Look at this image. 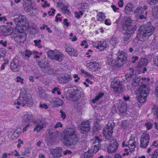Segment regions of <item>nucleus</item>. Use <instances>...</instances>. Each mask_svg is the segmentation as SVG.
<instances>
[{
  "label": "nucleus",
  "instance_id": "26",
  "mask_svg": "<svg viewBox=\"0 0 158 158\" xmlns=\"http://www.w3.org/2000/svg\"><path fill=\"white\" fill-rule=\"evenodd\" d=\"M128 146L129 148L130 152H132L135 150L136 145L137 143L135 138L134 137L131 138L128 142Z\"/></svg>",
  "mask_w": 158,
  "mask_h": 158
},
{
  "label": "nucleus",
  "instance_id": "37",
  "mask_svg": "<svg viewBox=\"0 0 158 158\" xmlns=\"http://www.w3.org/2000/svg\"><path fill=\"white\" fill-rule=\"evenodd\" d=\"M126 61L124 60L117 58L115 60V63L118 67H121L123 66Z\"/></svg>",
  "mask_w": 158,
  "mask_h": 158
},
{
  "label": "nucleus",
  "instance_id": "8",
  "mask_svg": "<svg viewBox=\"0 0 158 158\" xmlns=\"http://www.w3.org/2000/svg\"><path fill=\"white\" fill-rule=\"evenodd\" d=\"M72 93H68L66 95L67 98L72 101H75L79 99V91L76 87L73 89Z\"/></svg>",
  "mask_w": 158,
  "mask_h": 158
},
{
  "label": "nucleus",
  "instance_id": "52",
  "mask_svg": "<svg viewBox=\"0 0 158 158\" xmlns=\"http://www.w3.org/2000/svg\"><path fill=\"white\" fill-rule=\"evenodd\" d=\"M74 14L75 17L78 18L80 17L81 15H83V12L81 11H80L78 12L76 11L74 12Z\"/></svg>",
  "mask_w": 158,
  "mask_h": 158
},
{
  "label": "nucleus",
  "instance_id": "18",
  "mask_svg": "<svg viewBox=\"0 0 158 158\" xmlns=\"http://www.w3.org/2000/svg\"><path fill=\"white\" fill-rule=\"evenodd\" d=\"M93 46L100 50H103L107 47L106 42L105 41H100L93 43Z\"/></svg>",
  "mask_w": 158,
  "mask_h": 158
},
{
  "label": "nucleus",
  "instance_id": "6",
  "mask_svg": "<svg viewBox=\"0 0 158 158\" xmlns=\"http://www.w3.org/2000/svg\"><path fill=\"white\" fill-rule=\"evenodd\" d=\"M122 27L123 30L126 31L125 33L131 35L133 33L136 29V25L132 22L124 23L122 24Z\"/></svg>",
  "mask_w": 158,
  "mask_h": 158
},
{
  "label": "nucleus",
  "instance_id": "22",
  "mask_svg": "<svg viewBox=\"0 0 158 158\" xmlns=\"http://www.w3.org/2000/svg\"><path fill=\"white\" fill-rule=\"evenodd\" d=\"M148 6L144 5L143 6H138L135 10L134 13L136 17H138L139 15L142 13L143 12H145Z\"/></svg>",
  "mask_w": 158,
  "mask_h": 158
},
{
  "label": "nucleus",
  "instance_id": "23",
  "mask_svg": "<svg viewBox=\"0 0 158 158\" xmlns=\"http://www.w3.org/2000/svg\"><path fill=\"white\" fill-rule=\"evenodd\" d=\"M66 52L71 56H77L78 53L77 50L71 46H65V47Z\"/></svg>",
  "mask_w": 158,
  "mask_h": 158
},
{
  "label": "nucleus",
  "instance_id": "60",
  "mask_svg": "<svg viewBox=\"0 0 158 158\" xmlns=\"http://www.w3.org/2000/svg\"><path fill=\"white\" fill-rule=\"evenodd\" d=\"M51 10H52V11H48V14L50 16H53L54 15L55 13V10L54 8H52Z\"/></svg>",
  "mask_w": 158,
  "mask_h": 158
},
{
  "label": "nucleus",
  "instance_id": "58",
  "mask_svg": "<svg viewBox=\"0 0 158 158\" xmlns=\"http://www.w3.org/2000/svg\"><path fill=\"white\" fill-rule=\"evenodd\" d=\"M39 107L40 108H44L45 109H47L48 108L47 105L46 104L44 103L43 104L41 102H40Z\"/></svg>",
  "mask_w": 158,
  "mask_h": 158
},
{
  "label": "nucleus",
  "instance_id": "13",
  "mask_svg": "<svg viewBox=\"0 0 158 158\" xmlns=\"http://www.w3.org/2000/svg\"><path fill=\"white\" fill-rule=\"evenodd\" d=\"M15 21L18 23V25L23 27H27L29 24L28 21L25 16L23 15L19 16Z\"/></svg>",
  "mask_w": 158,
  "mask_h": 158
},
{
  "label": "nucleus",
  "instance_id": "56",
  "mask_svg": "<svg viewBox=\"0 0 158 158\" xmlns=\"http://www.w3.org/2000/svg\"><path fill=\"white\" fill-rule=\"evenodd\" d=\"M60 112L61 114V118L63 119H65L66 116L65 113L62 110H60Z\"/></svg>",
  "mask_w": 158,
  "mask_h": 158
},
{
  "label": "nucleus",
  "instance_id": "19",
  "mask_svg": "<svg viewBox=\"0 0 158 158\" xmlns=\"http://www.w3.org/2000/svg\"><path fill=\"white\" fill-rule=\"evenodd\" d=\"M86 66L90 71H95L98 69L99 64L96 62L91 61L89 63H87Z\"/></svg>",
  "mask_w": 158,
  "mask_h": 158
},
{
  "label": "nucleus",
  "instance_id": "32",
  "mask_svg": "<svg viewBox=\"0 0 158 158\" xmlns=\"http://www.w3.org/2000/svg\"><path fill=\"white\" fill-rule=\"evenodd\" d=\"M152 16L155 18L158 19V4L152 8Z\"/></svg>",
  "mask_w": 158,
  "mask_h": 158
},
{
  "label": "nucleus",
  "instance_id": "62",
  "mask_svg": "<svg viewBox=\"0 0 158 158\" xmlns=\"http://www.w3.org/2000/svg\"><path fill=\"white\" fill-rule=\"evenodd\" d=\"M63 126L62 124L60 122H57L54 126L55 128H57L59 127H62Z\"/></svg>",
  "mask_w": 158,
  "mask_h": 158
},
{
  "label": "nucleus",
  "instance_id": "16",
  "mask_svg": "<svg viewBox=\"0 0 158 158\" xmlns=\"http://www.w3.org/2000/svg\"><path fill=\"white\" fill-rule=\"evenodd\" d=\"M50 152L53 158H58L61 156L62 149L60 147H56L55 148L51 149Z\"/></svg>",
  "mask_w": 158,
  "mask_h": 158
},
{
  "label": "nucleus",
  "instance_id": "9",
  "mask_svg": "<svg viewBox=\"0 0 158 158\" xmlns=\"http://www.w3.org/2000/svg\"><path fill=\"white\" fill-rule=\"evenodd\" d=\"M145 81H143L141 82L143 85H142L138 89L136 92V94L138 95H145V96H147L148 93V89L147 87L146 84H145Z\"/></svg>",
  "mask_w": 158,
  "mask_h": 158
},
{
  "label": "nucleus",
  "instance_id": "53",
  "mask_svg": "<svg viewBox=\"0 0 158 158\" xmlns=\"http://www.w3.org/2000/svg\"><path fill=\"white\" fill-rule=\"evenodd\" d=\"M158 1V0H148L147 2L148 4L152 5L156 4Z\"/></svg>",
  "mask_w": 158,
  "mask_h": 158
},
{
  "label": "nucleus",
  "instance_id": "47",
  "mask_svg": "<svg viewBox=\"0 0 158 158\" xmlns=\"http://www.w3.org/2000/svg\"><path fill=\"white\" fill-rule=\"evenodd\" d=\"M90 150H88L85 153L84 158H93L92 155L90 153Z\"/></svg>",
  "mask_w": 158,
  "mask_h": 158
},
{
  "label": "nucleus",
  "instance_id": "28",
  "mask_svg": "<svg viewBox=\"0 0 158 158\" xmlns=\"http://www.w3.org/2000/svg\"><path fill=\"white\" fill-rule=\"evenodd\" d=\"M33 117L31 114H25L23 118V121L26 123H29L33 121Z\"/></svg>",
  "mask_w": 158,
  "mask_h": 158
},
{
  "label": "nucleus",
  "instance_id": "17",
  "mask_svg": "<svg viewBox=\"0 0 158 158\" xmlns=\"http://www.w3.org/2000/svg\"><path fill=\"white\" fill-rule=\"evenodd\" d=\"M50 103L54 107H57L62 105L63 101L59 98L53 97L52 98Z\"/></svg>",
  "mask_w": 158,
  "mask_h": 158
},
{
  "label": "nucleus",
  "instance_id": "33",
  "mask_svg": "<svg viewBox=\"0 0 158 158\" xmlns=\"http://www.w3.org/2000/svg\"><path fill=\"white\" fill-rule=\"evenodd\" d=\"M97 20L98 21L103 22L106 18L105 14L99 12L97 15Z\"/></svg>",
  "mask_w": 158,
  "mask_h": 158
},
{
  "label": "nucleus",
  "instance_id": "11",
  "mask_svg": "<svg viewBox=\"0 0 158 158\" xmlns=\"http://www.w3.org/2000/svg\"><path fill=\"white\" fill-rule=\"evenodd\" d=\"M150 139L148 134L143 133L141 136L140 146L143 148H145L148 145Z\"/></svg>",
  "mask_w": 158,
  "mask_h": 158
},
{
  "label": "nucleus",
  "instance_id": "48",
  "mask_svg": "<svg viewBox=\"0 0 158 158\" xmlns=\"http://www.w3.org/2000/svg\"><path fill=\"white\" fill-rule=\"evenodd\" d=\"M110 43L113 46L116 45V44L118 43L117 39L115 38H112L110 40Z\"/></svg>",
  "mask_w": 158,
  "mask_h": 158
},
{
  "label": "nucleus",
  "instance_id": "64",
  "mask_svg": "<svg viewBox=\"0 0 158 158\" xmlns=\"http://www.w3.org/2000/svg\"><path fill=\"white\" fill-rule=\"evenodd\" d=\"M73 77L74 78L76 79L74 80V81L75 82H77L80 79L77 74H74L73 75Z\"/></svg>",
  "mask_w": 158,
  "mask_h": 158
},
{
  "label": "nucleus",
  "instance_id": "41",
  "mask_svg": "<svg viewBox=\"0 0 158 158\" xmlns=\"http://www.w3.org/2000/svg\"><path fill=\"white\" fill-rule=\"evenodd\" d=\"M117 58L126 61L127 60V55L124 52H122L121 53H120L119 55Z\"/></svg>",
  "mask_w": 158,
  "mask_h": 158
},
{
  "label": "nucleus",
  "instance_id": "31",
  "mask_svg": "<svg viewBox=\"0 0 158 158\" xmlns=\"http://www.w3.org/2000/svg\"><path fill=\"white\" fill-rule=\"evenodd\" d=\"M49 63L48 62L44 61L43 60L39 61L38 62V64L39 67L43 69H48Z\"/></svg>",
  "mask_w": 158,
  "mask_h": 158
},
{
  "label": "nucleus",
  "instance_id": "35",
  "mask_svg": "<svg viewBox=\"0 0 158 158\" xmlns=\"http://www.w3.org/2000/svg\"><path fill=\"white\" fill-rule=\"evenodd\" d=\"M104 94L103 92H100L92 100V102L93 103H95L97 102V101H98L99 99L101 98L103 96Z\"/></svg>",
  "mask_w": 158,
  "mask_h": 158
},
{
  "label": "nucleus",
  "instance_id": "55",
  "mask_svg": "<svg viewBox=\"0 0 158 158\" xmlns=\"http://www.w3.org/2000/svg\"><path fill=\"white\" fill-rule=\"evenodd\" d=\"M42 6L43 8H46L47 7H49L50 6V4L47 2V1H45L44 3L42 4Z\"/></svg>",
  "mask_w": 158,
  "mask_h": 158
},
{
  "label": "nucleus",
  "instance_id": "51",
  "mask_svg": "<svg viewBox=\"0 0 158 158\" xmlns=\"http://www.w3.org/2000/svg\"><path fill=\"white\" fill-rule=\"evenodd\" d=\"M153 114L156 115V117L158 118V107H155L152 109Z\"/></svg>",
  "mask_w": 158,
  "mask_h": 158
},
{
  "label": "nucleus",
  "instance_id": "2",
  "mask_svg": "<svg viewBox=\"0 0 158 158\" xmlns=\"http://www.w3.org/2000/svg\"><path fill=\"white\" fill-rule=\"evenodd\" d=\"M77 135L78 133L75 129L67 128L64 133L63 139L64 143L68 147L73 145L76 143Z\"/></svg>",
  "mask_w": 158,
  "mask_h": 158
},
{
  "label": "nucleus",
  "instance_id": "34",
  "mask_svg": "<svg viewBox=\"0 0 158 158\" xmlns=\"http://www.w3.org/2000/svg\"><path fill=\"white\" fill-rule=\"evenodd\" d=\"M112 145L110 142V145L108 149V152L110 153H112L115 152L118 146V145H115V144H114V146Z\"/></svg>",
  "mask_w": 158,
  "mask_h": 158
},
{
  "label": "nucleus",
  "instance_id": "59",
  "mask_svg": "<svg viewBox=\"0 0 158 158\" xmlns=\"http://www.w3.org/2000/svg\"><path fill=\"white\" fill-rule=\"evenodd\" d=\"M23 79L21 77L19 76H18L16 78V82H21V84H23Z\"/></svg>",
  "mask_w": 158,
  "mask_h": 158
},
{
  "label": "nucleus",
  "instance_id": "44",
  "mask_svg": "<svg viewBox=\"0 0 158 158\" xmlns=\"http://www.w3.org/2000/svg\"><path fill=\"white\" fill-rule=\"evenodd\" d=\"M41 41L40 40H35L34 41V42L35 43V45L36 47H37L39 48H42V46L41 44Z\"/></svg>",
  "mask_w": 158,
  "mask_h": 158
},
{
  "label": "nucleus",
  "instance_id": "24",
  "mask_svg": "<svg viewBox=\"0 0 158 158\" xmlns=\"http://www.w3.org/2000/svg\"><path fill=\"white\" fill-rule=\"evenodd\" d=\"M134 7V5L132 3L130 2L127 3L125 6L124 9V13L129 15L132 12Z\"/></svg>",
  "mask_w": 158,
  "mask_h": 158
},
{
  "label": "nucleus",
  "instance_id": "39",
  "mask_svg": "<svg viewBox=\"0 0 158 158\" xmlns=\"http://www.w3.org/2000/svg\"><path fill=\"white\" fill-rule=\"evenodd\" d=\"M69 6L68 4H66L64 5V6H63L61 10H62V12L67 15H69L70 14V10L68 9L69 7Z\"/></svg>",
  "mask_w": 158,
  "mask_h": 158
},
{
  "label": "nucleus",
  "instance_id": "45",
  "mask_svg": "<svg viewBox=\"0 0 158 158\" xmlns=\"http://www.w3.org/2000/svg\"><path fill=\"white\" fill-rule=\"evenodd\" d=\"M32 52L28 50H26L25 51V56H23V58L24 59H26V57L29 58L30 56L32 55Z\"/></svg>",
  "mask_w": 158,
  "mask_h": 158
},
{
  "label": "nucleus",
  "instance_id": "14",
  "mask_svg": "<svg viewBox=\"0 0 158 158\" xmlns=\"http://www.w3.org/2000/svg\"><path fill=\"white\" fill-rule=\"evenodd\" d=\"M72 77L70 75L66 73L63 76L59 77H58L59 83L64 84L72 80Z\"/></svg>",
  "mask_w": 158,
  "mask_h": 158
},
{
  "label": "nucleus",
  "instance_id": "38",
  "mask_svg": "<svg viewBox=\"0 0 158 158\" xmlns=\"http://www.w3.org/2000/svg\"><path fill=\"white\" fill-rule=\"evenodd\" d=\"M148 158H158V149L156 150L152 154H147V155Z\"/></svg>",
  "mask_w": 158,
  "mask_h": 158
},
{
  "label": "nucleus",
  "instance_id": "20",
  "mask_svg": "<svg viewBox=\"0 0 158 158\" xmlns=\"http://www.w3.org/2000/svg\"><path fill=\"white\" fill-rule=\"evenodd\" d=\"M147 60L146 58L141 59L139 62L137 67L139 68L143 69V71H142V73H144L145 72L147 71V69L145 67L147 65Z\"/></svg>",
  "mask_w": 158,
  "mask_h": 158
},
{
  "label": "nucleus",
  "instance_id": "10",
  "mask_svg": "<svg viewBox=\"0 0 158 158\" xmlns=\"http://www.w3.org/2000/svg\"><path fill=\"white\" fill-rule=\"evenodd\" d=\"M111 87L117 94L121 92L122 90L121 84L118 79L117 78L114 79L111 82Z\"/></svg>",
  "mask_w": 158,
  "mask_h": 158
},
{
  "label": "nucleus",
  "instance_id": "30",
  "mask_svg": "<svg viewBox=\"0 0 158 158\" xmlns=\"http://www.w3.org/2000/svg\"><path fill=\"white\" fill-rule=\"evenodd\" d=\"M102 141V139L99 138L97 136L95 137L91 140V143H92V146H101L100 143Z\"/></svg>",
  "mask_w": 158,
  "mask_h": 158
},
{
  "label": "nucleus",
  "instance_id": "63",
  "mask_svg": "<svg viewBox=\"0 0 158 158\" xmlns=\"http://www.w3.org/2000/svg\"><path fill=\"white\" fill-rule=\"evenodd\" d=\"M81 73H84L85 74V75L86 76L89 77H93L91 76L89 73H88V72L86 71H85L84 70L81 69Z\"/></svg>",
  "mask_w": 158,
  "mask_h": 158
},
{
  "label": "nucleus",
  "instance_id": "40",
  "mask_svg": "<svg viewBox=\"0 0 158 158\" xmlns=\"http://www.w3.org/2000/svg\"><path fill=\"white\" fill-rule=\"evenodd\" d=\"M140 81V78L137 77L133 79L132 83V85L133 86H136L139 85Z\"/></svg>",
  "mask_w": 158,
  "mask_h": 158
},
{
  "label": "nucleus",
  "instance_id": "42",
  "mask_svg": "<svg viewBox=\"0 0 158 158\" xmlns=\"http://www.w3.org/2000/svg\"><path fill=\"white\" fill-rule=\"evenodd\" d=\"M147 96H145V95H138L137 96V98L139 102L140 103H142L144 102L146 100V98Z\"/></svg>",
  "mask_w": 158,
  "mask_h": 158
},
{
  "label": "nucleus",
  "instance_id": "50",
  "mask_svg": "<svg viewBox=\"0 0 158 158\" xmlns=\"http://www.w3.org/2000/svg\"><path fill=\"white\" fill-rule=\"evenodd\" d=\"M131 23L130 18L129 16H125L123 19L122 24H123L124 23Z\"/></svg>",
  "mask_w": 158,
  "mask_h": 158
},
{
  "label": "nucleus",
  "instance_id": "36",
  "mask_svg": "<svg viewBox=\"0 0 158 158\" xmlns=\"http://www.w3.org/2000/svg\"><path fill=\"white\" fill-rule=\"evenodd\" d=\"M112 56V54L111 53H110L108 55L106 59L108 61V64L112 67L114 66V64L112 63L113 60Z\"/></svg>",
  "mask_w": 158,
  "mask_h": 158
},
{
  "label": "nucleus",
  "instance_id": "27",
  "mask_svg": "<svg viewBox=\"0 0 158 158\" xmlns=\"http://www.w3.org/2000/svg\"><path fill=\"white\" fill-rule=\"evenodd\" d=\"M48 133L50 139V142H48L47 141H46L48 145H50L51 144V143H50V142L52 143L54 141L58 136L56 132H52L51 130L49 131Z\"/></svg>",
  "mask_w": 158,
  "mask_h": 158
},
{
  "label": "nucleus",
  "instance_id": "49",
  "mask_svg": "<svg viewBox=\"0 0 158 158\" xmlns=\"http://www.w3.org/2000/svg\"><path fill=\"white\" fill-rule=\"evenodd\" d=\"M20 134L19 132H14L11 135L12 139L13 140H15L19 136Z\"/></svg>",
  "mask_w": 158,
  "mask_h": 158
},
{
  "label": "nucleus",
  "instance_id": "7",
  "mask_svg": "<svg viewBox=\"0 0 158 158\" xmlns=\"http://www.w3.org/2000/svg\"><path fill=\"white\" fill-rule=\"evenodd\" d=\"M34 123L37 124V125L34 127L33 131H36L38 133L43 128H45L47 124V123L45 118H42L40 122L35 121Z\"/></svg>",
  "mask_w": 158,
  "mask_h": 158
},
{
  "label": "nucleus",
  "instance_id": "25",
  "mask_svg": "<svg viewBox=\"0 0 158 158\" xmlns=\"http://www.w3.org/2000/svg\"><path fill=\"white\" fill-rule=\"evenodd\" d=\"M1 32L3 36H6L10 35L12 33V31L10 27L7 26L3 27Z\"/></svg>",
  "mask_w": 158,
  "mask_h": 158
},
{
  "label": "nucleus",
  "instance_id": "15",
  "mask_svg": "<svg viewBox=\"0 0 158 158\" xmlns=\"http://www.w3.org/2000/svg\"><path fill=\"white\" fill-rule=\"evenodd\" d=\"M19 62V60L15 58H14L11 61L10 64V69L13 71L16 72L20 69Z\"/></svg>",
  "mask_w": 158,
  "mask_h": 158
},
{
  "label": "nucleus",
  "instance_id": "5",
  "mask_svg": "<svg viewBox=\"0 0 158 158\" xmlns=\"http://www.w3.org/2000/svg\"><path fill=\"white\" fill-rule=\"evenodd\" d=\"M114 126V124L113 121L112 120L109 121L107 125L103 129V134L106 139H109L111 137Z\"/></svg>",
  "mask_w": 158,
  "mask_h": 158
},
{
  "label": "nucleus",
  "instance_id": "4",
  "mask_svg": "<svg viewBox=\"0 0 158 158\" xmlns=\"http://www.w3.org/2000/svg\"><path fill=\"white\" fill-rule=\"evenodd\" d=\"M47 53L49 59L54 60L59 62L62 61L64 57L62 53L57 50H50Z\"/></svg>",
  "mask_w": 158,
  "mask_h": 158
},
{
  "label": "nucleus",
  "instance_id": "3",
  "mask_svg": "<svg viewBox=\"0 0 158 158\" xmlns=\"http://www.w3.org/2000/svg\"><path fill=\"white\" fill-rule=\"evenodd\" d=\"M33 99L27 97L26 91L21 90L19 96L14 103L15 105H20L27 107H31L33 104Z\"/></svg>",
  "mask_w": 158,
  "mask_h": 158
},
{
  "label": "nucleus",
  "instance_id": "46",
  "mask_svg": "<svg viewBox=\"0 0 158 158\" xmlns=\"http://www.w3.org/2000/svg\"><path fill=\"white\" fill-rule=\"evenodd\" d=\"M131 37V35L125 33L123 34V40L124 41H127Z\"/></svg>",
  "mask_w": 158,
  "mask_h": 158
},
{
  "label": "nucleus",
  "instance_id": "1",
  "mask_svg": "<svg viewBox=\"0 0 158 158\" xmlns=\"http://www.w3.org/2000/svg\"><path fill=\"white\" fill-rule=\"evenodd\" d=\"M155 30V28L151 25L150 22L147 24H143L141 26L139 29V33H138L136 37L138 40L141 41L147 40L152 35Z\"/></svg>",
  "mask_w": 158,
  "mask_h": 158
},
{
  "label": "nucleus",
  "instance_id": "21",
  "mask_svg": "<svg viewBox=\"0 0 158 158\" xmlns=\"http://www.w3.org/2000/svg\"><path fill=\"white\" fill-rule=\"evenodd\" d=\"M14 36L15 37V40L19 43H23L26 39L25 35L19 31L15 33Z\"/></svg>",
  "mask_w": 158,
  "mask_h": 158
},
{
  "label": "nucleus",
  "instance_id": "57",
  "mask_svg": "<svg viewBox=\"0 0 158 158\" xmlns=\"http://www.w3.org/2000/svg\"><path fill=\"white\" fill-rule=\"evenodd\" d=\"M57 6L60 8V9L65 5V4H64L62 2L60 1L57 2Z\"/></svg>",
  "mask_w": 158,
  "mask_h": 158
},
{
  "label": "nucleus",
  "instance_id": "12",
  "mask_svg": "<svg viewBox=\"0 0 158 158\" xmlns=\"http://www.w3.org/2000/svg\"><path fill=\"white\" fill-rule=\"evenodd\" d=\"M90 124L89 121H83L79 125L81 132L84 134L88 131L90 130Z\"/></svg>",
  "mask_w": 158,
  "mask_h": 158
},
{
  "label": "nucleus",
  "instance_id": "43",
  "mask_svg": "<svg viewBox=\"0 0 158 158\" xmlns=\"http://www.w3.org/2000/svg\"><path fill=\"white\" fill-rule=\"evenodd\" d=\"M148 14V12L146 11L143 12L141 14H140L138 17H139L140 19H145L147 18V15Z\"/></svg>",
  "mask_w": 158,
  "mask_h": 158
},
{
  "label": "nucleus",
  "instance_id": "29",
  "mask_svg": "<svg viewBox=\"0 0 158 158\" xmlns=\"http://www.w3.org/2000/svg\"><path fill=\"white\" fill-rule=\"evenodd\" d=\"M118 108L121 113H124L126 110V105L125 103L122 101H120L118 105Z\"/></svg>",
  "mask_w": 158,
  "mask_h": 158
},
{
  "label": "nucleus",
  "instance_id": "61",
  "mask_svg": "<svg viewBox=\"0 0 158 158\" xmlns=\"http://www.w3.org/2000/svg\"><path fill=\"white\" fill-rule=\"evenodd\" d=\"M154 64L158 67V56H156L153 59Z\"/></svg>",
  "mask_w": 158,
  "mask_h": 158
},
{
  "label": "nucleus",
  "instance_id": "54",
  "mask_svg": "<svg viewBox=\"0 0 158 158\" xmlns=\"http://www.w3.org/2000/svg\"><path fill=\"white\" fill-rule=\"evenodd\" d=\"M101 146H93V152L94 153H96L100 148Z\"/></svg>",
  "mask_w": 158,
  "mask_h": 158
}]
</instances>
